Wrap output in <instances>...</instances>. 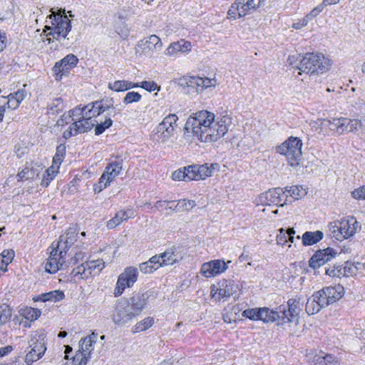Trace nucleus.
Instances as JSON below:
<instances>
[{"mask_svg": "<svg viewBox=\"0 0 365 365\" xmlns=\"http://www.w3.org/2000/svg\"><path fill=\"white\" fill-rule=\"evenodd\" d=\"M235 284L232 281L223 279L218 283V286L212 284L210 296L215 301L230 297L235 292Z\"/></svg>", "mask_w": 365, "mask_h": 365, "instance_id": "6ab92c4d", "label": "nucleus"}, {"mask_svg": "<svg viewBox=\"0 0 365 365\" xmlns=\"http://www.w3.org/2000/svg\"><path fill=\"white\" fill-rule=\"evenodd\" d=\"M78 233L73 228H69L60 237L56 247L66 254L68 248L76 242Z\"/></svg>", "mask_w": 365, "mask_h": 365, "instance_id": "393cba45", "label": "nucleus"}, {"mask_svg": "<svg viewBox=\"0 0 365 365\" xmlns=\"http://www.w3.org/2000/svg\"><path fill=\"white\" fill-rule=\"evenodd\" d=\"M104 110L101 103L98 101L83 107L78 106L68 113H64L58 120L56 126L63 128L69 124V126L63 133L65 138L87 132L91 130L94 125H96V135H100L113 124V120L110 118H106L104 121L100 119H93L100 116Z\"/></svg>", "mask_w": 365, "mask_h": 365, "instance_id": "f257e3e1", "label": "nucleus"}, {"mask_svg": "<svg viewBox=\"0 0 365 365\" xmlns=\"http://www.w3.org/2000/svg\"><path fill=\"white\" fill-rule=\"evenodd\" d=\"M317 292L321 294L322 299L325 301L327 307L339 301L344 296V288L341 284H336L334 286L325 287Z\"/></svg>", "mask_w": 365, "mask_h": 365, "instance_id": "4be33fe9", "label": "nucleus"}, {"mask_svg": "<svg viewBox=\"0 0 365 365\" xmlns=\"http://www.w3.org/2000/svg\"><path fill=\"white\" fill-rule=\"evenodd\" d=\"M154 324V318L151 317H148L144 318L143 320L137 322L132 327V332L134 334L139 333L141 331H144L149 328H150Z\"/></svg>", "mask_w": 365, "mask_h": 365, "instance_id": "79ce46f5", "label": "nucleus"}, {"mask_svg": "<svg viewBox=\"0 0 365 365\" xmlns=\"http://www.w3.org/2000/svg\"><path fill=\"white\" fill-rule=\"evenodd\" d=\"M308 23L304 18L299 19L293 22L292 27L296 30H300L307 26Z\"/></svg>", "mask_w": 365, "mask_h": 365, "instance_id": "69168bd1", "label": "nucleus"}, {"mask_svg": "<svg viewBox=\"0 0 365 365\" xmlns=\"http://www.w3.org/2000/svg\"><path fill=\"white\" fill-rule=\"evenodd\" d=\"M15 256L13 250H4L0 254V274H2L7 271L8 265L12 262Z\"/></svg>", "mask_w": 365, "mask_h": 365, "instance_id": "e433bc0d", "label": "nucleus"}, {"mask_svg": "<svg viewBox=\"0 0 365 365\" xmlns=\"http://www.w3.org/2000/svg\"><path fill=\"white\" fill-rule=\"evenodd\" d=\"M78 62V58L74 54H68L61 60L56 62L52 71L56 81H60L63 76L69 73Z\"/></svg>", "mask_w": 365, "mask_h": 365, "instance_id": "dca6fc26", "label": "nucleus"}, {"mask_svg": "<svg viewBox=\"0 0 365 365\" xmlns=\"http://www.w3.org/2000/svg\"><path fill=\"white\" fill-rule=\"evenodd\" d=\"M51 12L52 14L49 16L51 24L46 25L43 31H50L47 36H52L58 41L65 39L71 29V21L65 14L64 10L62 11L63 14H61V11L59 14H56L53 11Z\"/></svg>", "mask_w": 365, "mask_h": 365, "instance_id": "423d86ee", "label": "nucleus"}, {"mask_svg": "<svg viewBox=\"0 0 365 365\" xmlns=\"http://www.w3.org/2000/svg\"><path fill=\"white\" fill-rule=\"evenodd\" d=\"M351 196L354 199L357 200H365V185L354 189L351 192Z\"/></svg>", "mask_w": 365, "mask_h": 365, "instance_id": "13d9d810", "label": "nucleus"}, {"mask_svg": "<svg viewBox=\"0 0 365 365\" xmlns=\"http://www.w3.org/2000/svg\"><path fill=\"white\" fill-rule=\"evenodd\" d=\"M108 87L115 92H123L134 88H138V83L129 81L118 80L115 81L113 83H109Z\"/></svg>", "mask_w": 365, "mask_h": 365, "instance_id": "473e14b6", "label": "nucleus"}, {"mask_svg": "<svg viewBox=\"0 0 365 365\" xmlns=\"http://www.w3.org/2000/svg\"><path fill=\"white\" fill-rule=\"evenodd\" d=\"M327 229L331 237L341 242L353 237L361 229V225L354 217L346 216L330 222Z\"/></svg>", "mask_w": 365, "mask_h": 365, "instance_id": "20e7f679", "label": "nucleus"}, {"mask_svg": "<svg viewBox=\"0 0 365 365\" xmlns=\"http://www.w3.org/2000/svg\"><path fill=\"white\" fill-rule=\"evenodd\" d=\"M309 125L318 134L326 135L331 133V118H318L311 120Z\"/></svg>", "mask_w": 365, "mask_h": 365, "instance_id": "c85d7f7f", "label": "nucleus"}, {"mask_svg": "<svg viewBox=\"0 0 365 365\" xmlns=\"http://www.w3.org/2000/svg\"><path fill=\"white\" fill-rule=\"evenodd\" d=\"M138 87H140L148 92L160 91V86L153 81H143L138 83Z\"/></svg>", "mask_w": 365, "mask_h": 365, "instance_id": "6e6d98bb", "label": "nucleus"}, {"mask_svg": "<svg viewBox=\"0 0 365 365\" xmlns=\"http://www.w3.org/2000/svg\"><path fill=\"white\" fill-rule=\"evenodd\" d=\"M148 261L153 267H155V270L161 267H164V264H162V257L160 255L153 256Z\"/></svg>", "mask_w": 365, "mask_h": 365, "instance_id": "e2e57ef3", "label": "nucleus"}, {"mask_svg": "<svg viewBox=\"0 0 365 365\" xmlns=\"http://www.w3.org/2000/svg\"><path fill=\"white\" fill-rule=\"evenodd\" d=\"M190 41L181 38L170 43L164 50L163 54L168 58H177L180 54L187 55L192 50Z\"/></svg>", "mask_w": 365, "mask_h": 365, "instance_id": "a211bd4d", "label": "nucleus"}, {"mask_svg": "<svg viewBox=\"0 0 365 365\" xmlns=\"http://www.w3.org/2000/svg\"><path fill=\"white\" fill-rule=\"evenodd\" d=\"M162 257V264L164 266L172 265L179 262L184 257L183 252L179 248H172L160 254Z\"/></svg>", "mask_w": 365, "mask_h": 365, "instance_id": "bb28decb", "label": "nucleus"}, {"mask_svg": "<svg viewBox=\"0 0 365 365\" xmlns=\"http://www.w3.org/2000/svg\"><path fill=\"white\" fill-rule=\"evenodd\" d=\"M121 170L122 165L120 162L109 163L100 178L98 182L94 185V192H100L105 189L120 174Z\"/></svg>", "mask_w": 365, "mask_h": 365, "instance_id": "ddd939ff", "label": "nucleus"}, {"mask_svg": "<svg viewBox=\"0 0 365 365\" xmlns=\"http://www.w3.org/2000/svg\"><path fill=\"white\" fill-rule=\"evenodd\" d=\"M65 298V294L63 291L56 289L49 292L41 294L33 298L34 301H41L43 302H58L63 300Z\"/></svg>", "mask_w": 365, "mask_h": 365, "instance_id": "c756f323", "label": "nucleus"}, {"mask_svg": "<svg viewBox=\"0 0 365 365\" xmlns=\"http://www.w3.org/2000/svg\"><path fill=\"white\" fill-rule=\"evenodd\" d=\"M353 110L357 113V115L365 114V98L359 97L350 103Z\"/></svg>", "mask_w": 365, "mask_h": 365, "instance_id": "8fccbe9b", "label": "nucleus"}, {"mask_svg": "<svg viewBox=\"0 0 365 365\" xmlns=\"http://www.w3.org/2000/svg\"><path fill=\"white\" fill-rule=\"evenodd\" d=\"M300 55L297 53L290 54L287 58V63L292 66H295L299 60Z\"/></svg>", "mask_w": 365, "mask_h": 365, "instance_id": "774afa93", "label": "nucleus"}, {"mask_svg": "<svg viewBox=\"0 0 365 365\" xmlns=\"http://www.w3.org/2000/svg\"><path fill=\"white\" fill-rule=\"evenodd\" d=\"M12 309L11 308L6 304H2L0 305V327L8 322L11 317Z\"/></svg>", "mask_w": 365, "mask_h": 365, "instance_id": "09e8293b", "label": "nucleus"}, {"mask_svg": "<svg viewBox=\"0 0 365 365\" xmlns=\"http://www.w3.org/2000/svg\"><path fill=\"white\" fill-rule=\"evenodd\" d=\"M259 308H250L244 310L242 317L252 321H259Z\"/></svg>", "mask_w": 365, "mask_h": 365, "instance_id": "4d7b16f0", "label": "nucleus"}, {"mask_svg": "<svg viewBox=\"0 0 365 365\" xmlns=\"http://www.w3.org/2000/svg\"><path fill=\"white\" fill-rule=\"evenodd\" d=\"M230 262V260L225 262L224 259H212L203 263L200 272L205 278H214L225 273Z\"/></svg>", "mask_w": 365, "mask_h": 365, "instance_id": "4468645a", "label": "nucleus"}, {"mask_svg": "<svg viewBox=\"0 0 365 365\" xmlns=\"http://www.w3.org/2000/svg\"><path fill=\"white\" fill-rule=\"evenodd\" d=\"M97 339L98 336L94 333L86 336L79 341V349L91 356V353L94 349Z\"/></svg>", "mask_w": 365, "mask_h": 365, "instance_id": "72a5a7b5", "label": "nucleus"}, {"mask_svg": "<svg viewBox=\"0 0 365 365\" xmlns=\"http://www.w3.org/2000/svg\"><path fill=\"white\" fill-rule=\"evenodd\" d=\"M7 98L8 101L6 103V106L8 108L14 110L19 108L21 103L19 102L18 100L14 98V96H11V94H9Z\"/></svg>", "mask_w": 365, "mask_h": 365, "instance_id": "0e129e2a", "label": "nucleus"}, {"mask_svg": "<svg viewBox=\"0 0 365 365\" xmlns=\"http://www.w3.org/2000/svg\"><path fill=\"white\" fill-rule=\"evenodd\" d=\"M138 269L135 267H127L118 277L113 294L115 297L123 294L126 288L132 287L136 282Z\"/></svg>", "mask_w": 365, "mask_h": 365, "instance_id": "9b49d317", "label": "nucleus"}, {"mask_svg": "<svg viewBox=\"0 0 365 365\" xmlns=\"http://www.w3.org/2000/svg\"><path fill=\"white\" fill-rule=\"evenodd\" d=\"M231 123V117L225 113L216 116L212 112L202 110L188 117L185 130L187 133L192 135L193 140L210 143L222 138Z\"/></svg>", "mask_w": 365, "mask_h": 365, "instance_id": "f03ea898", "label": "nucleus"}, {"mask_svg": "<svg viewBox=\"0 0 365 365\" xmlns=\"http://www.w3.org/2000/svg\"><path fill=\"white\" fill-rule=\"evenodd\" d=\"M91 277L99 274L105 267V262L102 259H90L85 262Z\"/></svg>", "mask_w": 365, "mask_h": 365, "instance_id": "4c0bfd02", "label": "nucleus"}, {"mask_svg": "<svg viewBox=\"0 0 365 365\" xmlns=\"http://www.w3.org/2000/svg\"><path fill=\"white\" fill-rule=\"evenodd\" d=\"M19 315L25 319L26 321L30 322H34L38 319L41 314V312L38 309L33 308L31 307H24L21 308L19 312Z\"/></svg>", "mask_w": 365, "mask_h": 365, "instance_id": "c9c22d12", "label": "nucleus"}, {"mask_svg": "<svg viewBox=\"0 0 365 365\" xmlns=\"http://www.w3.org/2000/svg\"><path fill=\"white\" fill-rule=\"evenodd\" d=\"M324 237V233L320 230L314 232L307 231L302 236V242L304 246H311L321 241Z\"/></svg>", "mask_w": 365, "mask_h": 365, "instance_id": "2f4dec72", "label": "nucleus"}, {"mask_svg": "<svg viewBox=\"0 0 365 365\" xmlns=\"http://www.w3.org/2000/svg\"><path fill=\"white\" fill-rule=\"evenodd\" d=\"M345 133H356L361 127L362 122L359 118H349L344 117Z\"/></svg>", "mask_w": 365, "mask_h": 365, "instance_id": "c03bdc74", "label": "nucleus"}, {"mask_svg": "<svg viewBox=\"0 0 365 365\" xmlns=\"http://www.w3.org/2000/svg\"><path fill=\"white\" fill-rule=\"evenodd\" d=\"M139 269L143 274H151L155 271V267H153L150 263L147 261L140 264Z\"/></svg>", "mask_w": 365, "mask_h": 365, "instance_id": "052dcab7", "label": "nucleus"}, {"mask_svg": "<svg viewBox=\"0 0 365 365\" xmlns=\"http://www.w3.org/2000/svg\"><path fill=\"white\" fill-rule=\"evenodd\" d=\"M282 312V316H279V318L282 319V324H289L292 322H294L295 324H297V319L296 318H292L291 316H289V313L288 312V309H284Z\"/></svg>", "mask_w": 365, "mask_h": 365, "instance_id": "bf43d9fd", "label": "nucleus"}, {"mask_svg": "<svg viewBox=\"0 0 365 365\" xmlns=\"http://www.w3.org/2000/svg\"><path fill=\"white\" fill-rule=\"evenodd\" d=\"M283 188L277 187L259 195L255 202L257 206H277L282 207L287 204V196Z\"/></svg>", "mask_w": 365, "mask_h": 365, "instance_id": "6e6552de", "label": "nucleus"}, {"mask_svg": "<svg viewBox=\"0 0 365 365\" xmlns=\"http://www.w3.org/2000/svg\"><path fill=\"white\" fill-rule=\"evenodd\" d=\"M86 257V253L80 251L76 252L74 257L71 259V264H75L82 261Z\"/></svg>", "mask_w": 365, "mask_h": 365, "instance_id": "338daca9", "label": "nucleus"}, {"mask_svg": "<svg viewBox=\"0 0 365 365\" xmlns=\"http://www.w3.org/2000/svg\"><path fill=\"white\" fill-rule=\"evenodd\" d=\"M178 120L176 114L170 113L155 127L150 135V139L155 145H168L173 143Z\"/></svg>", "mask_w": 365, "mask_h": 365, "instance_id": "7ed1b4c3", "label": "nucleus"}, {"mask_svg": "<svg viewBox=\"0 0 365 365\" xmlns=\"http://www.w3.org/2000/svg\"><path fill=\"white\" fill-rule=\"evenodd\" d=\"M331 66L330 59L318 53H306L300 60L299 66H296L298 74H322L328 71Z\"/></svg>", "mask_w": 365, "mask_h": 365, "instance_id": "39448f33", "label": "nucleus"}, {"mask_svg": "<svg viewBox=\"0 0 365 365\" xmlns=\"http://www.w3.org/2000/svg\"><path fill=\"white\" fill-rule=\"evenodd\" d=\"M344 117L331 118L330 131L337 135H343L345 133Z\"/></svg>", "mask_w": 365, "mask_h": 365, "instance_id": "37998d69", "label": "nucleus"}, {"mask_svg": "<svg viewBox=\"0 0 365 365\" xmlns=\"http://www.w3.org/2000/svg\"><path fill=\"white\" fill-rule=\"evenodd\" d=\"M181 81H182V84L195 88L197 91H203L207 88H215L218 84L215 75L212 77L185 76Z\"/></svg>", "mask_w": 365, "mask_h": 365, "instance_id": "2eb2a0df", "label": "nucleus"}, {"mask_svg": "<svg viewBox=\"0 0 365 365\" xmlns=\"http://www.w3.org/2000/svg\"><path fill=\"white\" fill-rule=\"evenodd\" d=\"M312 361L316 365H339V362L331 354L315 355Z\"/></svg>", "mask_w": 365, "mask_h": 365, "instance_id": "ea45409f", "label": "nucleus"}, {"mask_svg": "<svg viewBox=\"0 0 365 365\" xmlns=\"http://www.w3.org/2000/svg\"><path fill=\"white\" fill-rule=\"evenodd\" d=\"M318 292H315L311 297L307 299L306 304V312L309 315L318 313L322 308L327 307L325 301L321 297Z\"/></svg>", "mask_w": 365, "mask_h": 365, "instance_id": "a878e982", "label": "nucleus"}, {"mask_svg": "<svg viewBox=\"0 0 365 365\" xmlns=\"http://www.w3.org/2000/svg\"><path fill=\"white\" fill-rule=\"evenodd\" d=\"M279 317V312L268 307H260L259 321L264 323L274 322Z\"/></svg>", "mask_w": 365, "mask_h": 365, "instance_id": "f704fd0d", "label": "nucleus"}, {"mask_svg": "<svg viewBox=\"0 0 365 365\" xmlns=\"http://www.w3.org/2000/svg\"><path fill=\"white\" fill-rule=\"evenodd\" d=\"M71 275L75 279H88L91 277L85 262L75 267L71 272Z\"/></svg>", "mask_w": 365, "mask_h": 365, "instance_id": "a18cd8bd", "label": "nucleus"}, {"mask_svg": "<svg viewBox=\"0 0 365 365\" xmlns=\"http://www.w3.org/2000/svg\"><path fill=\"white\" fill-rule=\"evenodd\" d=\"M65 153H66V147L63 145H58L56 148V154L53 158L52 164H54V165L60 167L61 165V163L63 160Z\"/></svg>", "mask_w": 365, "mask_h": 365, "instance_id": "864d4df0", "label": "nucleus"}, {"mask_svg": "<svg viewBox=\"0 0 365 365\" xmlns=\"http://www.w3.org/2000/svg\"><path fill=\"white\" fill-rule=\"evenodd\" d=\"M66 255L56 247H53L50 252L49 257L45 262V271L50 274L57 272L66 262Z\"/></svg>", "mask_w": 365, "mask_h": 365, "instance_id": "412c9836", "label": "nucleus"}, {"mask_svg": "<svg viewBox=\"0 0 365 365\" xmlns=\"http://www.w3.org/2000/svg\"><path fill=\"white\" fill-rule=\"evenodd\" d=\"M164 205H168V208L174 212L187 211L195 207L196 203L194 200L182 199L178 201H158L154 205V208L160 210Z\"/></svg>", "mask_w": 365, "mask_h": 365, "instance_id": "5701e85b", "label": "nucleus"}, {"mask_svg": "<svg viewBox=\"0 0 365 365\" xmlns=\"http://www.w3.org/2000/svg\"><path fill=\"white\" fill-rule=\"evenodd\" d=\"M26 86L24 85V88L19 89L17 91L10 93L14 96L19 102L21 103L27 96V92L25 88Z\"/></svg>", "mask_w": 365, "mask_h": 365, "instance_id": "680f3d73", "label": "nucleus"}, {"mask_svg": "<svg viewBox=\"0 0 365 365\" xmlns=\"http://www.w3.org/2000/svg\"><path fill=\"white\" fill-rule=\"evenodd\" d=\"M295 234V231L293 228H289L287 230L281 228L279 230V233L277 235V243L284 246L288 243L289 235Z\"/></svg>", "mask_w": 365, "mask_h": 365, "instance_id": "3c124183", "label": "nucleus"}, {"mask_svg": "<svg viewBox=\"0 0 365 365\" xmlns=\"http://www.w3.org/2000/svg\"><path fill=\"white\" fill-rule=\"evenodd\" d=\"M134 216V212L130 208H128L124 210H120L116 212L115 215L112 219L108 221L107 227L108 229L115 228L116 226L120 225L123 222L132 218Z\"/></svg>", "mask_w": 365, "mask_h": 365, "instance_id": "cd10ccee", "label": "nucleus"}, {"mask_svg": "<svg viewBox=\"0 0 365 365\" xmlns=\"http://www.w3.org/2000/svg\"><path fill=\"white\" fill-rule=\"evenodd\" d=\"M302 140L297 137L291 136L276 147V152L284 156L290 166L297 167L302 159Z\"/></svg>", "mask_w": 365, "mask_h": 365, "instance_id": "0eeeda50", "label": "nucleus"}, {"mask_svg": "<svg viewBox=\"0 0 365 365\" xmlns=\"http://www.w3.org/2000/svg\"><path fill=\"white\" fill-rule=\"evenodd\" d=\"M336 255L337 252L331 247L319 250L311 257L309 266L312 268H318L331 260Z\"/></svg>", "mask_w": 365, "mask_h": 365, "instance_id": "b1692460", "label": "nucleus"}, {"mask_svg": "<svg viewBox=\"0 0 365 365\" xmlns=\"http://www.w3.org/2000/svg\"><path fill=\"white\" fill-rule=\"evenodd\" d=\"M187 166L176 170L172 173V179L178 181H190L187 173Z\"/></svg>", "mask_w": 365, "mask_h": 365, "instance_id": "603ef678", "label": "nucleus"}, {"mask_svg": "<svg viewBox=\"0 0 365 365\" xmlns=\"http://www.w3.org/2000/svg\"><path fill=\"white\" fill-rule=\"evenodd\" d=\"M90 359L91 356L88 353L79 349L73 357V365H86Z\"/></svg>", "mask_w": 365, "mask_h": 365, "instance_id": "de8ad7c7", "label": "nucleus"}, {"mask_svg": "<svg viewBox=\"0 0 365 365\" xmlns=\"http://www.w3.org/2000/svg\"><path fill=\"white\" fill-rule=\"evenodd\" d=\"M189 180L200 181L211 177L215 171L220 170L218 163H205L187 165Z\"/></svg>", "mask_w": 365, "mask_h": 365, "instance_id": "f8f14e48", "label": "nucleus"}, {"mask_svg": "<svg viewBox=\"0 0 365 365\" xmlns=\"http://www.w3.org/2000/svg\"><path fill=\"white\" fill-rule=\"evenodd\" d=\"M284 192L287 196V204L292 203L294 200H297L304 197L307 192L302 186L293 185L284 189Z\"/></svg>", "mask_w": 365, "mask_h": 365, "instance_id": "7c9ffc66", "label": "nucleus"}, {"mask_svg": "<svg viewBox=\"0 0 365 365\" xmlns=\"http://www.w3.org/2000/svg\"><path fill=\"white\" fill-rule=\"evenodd\" d=\"M142 53L148 57H153L155 53H159L163 46L161 39L155 34L150 35L138 43Z\"/></svg>", "mask_w": 365, "mask_h": 365, "instance_id": "aec40b11", "label": "nucleus"}, {"mask_svg": "<svg viewBox=\"0 0 365 365\" xmlns=\"http://www.w3.org/2000/svg\"><path fill=\"white\" fill-rule=\"evenodd\" d=\"M257 7L256 0H237L227 11V18L237 19L243 17Z\"/></svg>", "mask_w": 365, "mask_h": 365, "instance_id": "f3484780", "label": "nucleus"}, {"mask_svg": "<svg viewBox=\"0 0 365 365\" xmlns=\"http://www.w3.org/2000/svg\"><path fill=\"white\" fill-rule=\"evenodd\" d=\"M128 301L130 306L132 307V312L135 314V317L143 311L145 306V299L143 296H134Z\"/></svg>", "mask_w": 365, "mask_h": 365, "instance_id": "a19ab883", "label": "nucleus"}, {"mask_svg": "<svg viewBox=\"0 0 365 365\" xmlns=\"http://www.w3.org/2000/svg\"><path fill=\"white\" fill-rule=\"evenodd\" d=\"M59 168V166L52 164L43 174L41 185L44 187H48L58 173Z\"/></svg>", "mask_w": 365, "mask_h": 365, "instance_id": "58836bf2", "label": "nucleus"}, {"mask_svg": "<svg viewBox=\"0 0 365 365\" xmlns=\"http://www.w3.org/2000/svg\"><path fill=\"white\" fill-rule=\"evenodd\" d=\"M288 312L289 316L292 318H296L298 320V315L301 311V302L300 299H290L287 302Z\"/></svg>", "mask_w": 365, "mask_h": 365, "instance_id": "49530a36", "label": "nucleus"}, {"mask_svg": "<svg viewBox=\"0 0 365 365\" xmlns=\"http://www.w3.org/2000/svg\"><path fill=\"white\" fill-rule=\"evenodd\" d=\"M141 99L142 96L138 92L129 91L125 94L123 101L125 105H128L134 103H138Z\"/></svg>", "mask_w": 365, "mask_h": 365, "instance_id": "5fc2aeb1", "label": "nucleus"}, {"mask_svg": "<svg viewBox=\"0 0 365 365\" xmlns=\"http://www.w3.org/2000/svg\"><path fill=\"white\" fill-rule=\"evenodd\" d=\"M135 314L132 312L128 300L118 301L110 314L112 322L117 326L123 327L130 324Z\"/></svg>", "mask_w": 365, "mask_h": 365, "instance_id": "1a4fd4ad", "label": "nucleus"}, {"mask_svg": "<svg viewBox=\"0 0 365 365\" xmlns=\"http://www.w3.org/2000/svg\"><path fill=\"white\" fill-rule=\"evenodd\" d=\"M30 351L26 354L25 362L30 365L40 359L46 350L44 334L35 332L29 341Z\"/></svg>", "mask_w": 365, "mask_h": 365, "instance_id": "9d476101", "label": "nucleus"}]
</instances>
